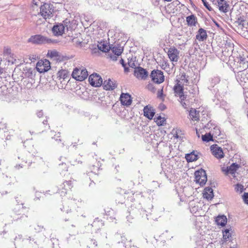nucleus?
<instances>
[{
  "instance_id": "1",
  "label": "nucleus",
  "mask_w": 248,
  "mask_h": 248,
  "mask_svg": "<svg viewBox=\"0 0 248 248\" xmlns=\"http://www.w3.org/2000/svg\"><path fill=\"white\" fill-rule=\"evenodd\" d=\"M28 42L36 44H54L56 43L55 40H52L40 34L31 36L29 39Z\"/></svg>"
},
{
  "instance_id": "2",
  "label": "nucleus",
  "mask_w": 248,
  "mask_h": 248,
  "mask_svg": "<svg viewBox=\"0 0 248 248\" xmlns=\"http://www.w3.org/2000/svg\"><path fill=\"white\" fill-rule=\"evenodd\" d=\"M69 21L67 19L64 20L62 23H57L54 25L52 31L55 36L62 35L65 31L68 30Z\"/></svg>"
},
{
  "instance_id": "3",
  "label": "nucleus",
  "mask_w": 248,
  "mask_h": 248,
  "mask_svg": "<svg viewBox=\"0 0 248 248\" xmlns=\"http://www.w3.org/2000/svg\"><path fill=\"white\" fill-rule=\"evenodd\" d=\"M72 76L77 80L83 81L87 78L88 74L85 68L76 67L74 69Z\"/></svg>"
},
{
  "instance_id": "4",
  "label": "nucleus",
  "mask_w": 248,
  "mask_h": 248,
  "mask_svg": "<svg viewBox=\"0 0 248 248\" xmlns=\"http://www.w3.org/2000/svg\"><path fill=\"white\" fill-rule=\"evenodd\" d=\"M180 82V81H178L177 84L174 87L175 95L179 97L181 105L183 107L186 108V104L183 101L186 98V95L184 94L183 86L181 85Z\"/></svg>"
},
{
  "instance_id": "5",
  "label": "nucleus",
  "mask_w": 248,
  "mask_h": 248,
  "mask_svg": "<svg viewBox=\"0 0 248 248\" xmlns=\"http://www.w3.org/2000/svg\"><path fill=\"white\" fill-rule=\"evenodd\" d=\"M53 9L49 4L45 3L40 7V14L46 19L53 16Z\"/></svg>"
},
{
  "instance_id": "6",
  "label": "nucleus",
  "mask_w": 248,
  "mask_h": 248,
  "mask_svg": "<svg viewBox=\"0 0 248 248\" xmlns=\"http://www.w3.org/2000/svg\"><path fill=\"white\" fill-rule=\"evenodd\" d=\"M195 181L201 186L204 185L207 181V176L203 170H197L195 172Z\"/></svg>"
},
{
  "instance_id": "7",
  "label": "nucleus",
  "mask_w": 248,
  "mask_h": 248,
  "mask_svg": "<svg viewBox=\"0 0 248 248\" xmlns=\"http://www.w3.org/2000/svg\"><path fill=\"white\" fill-rule=\"evenodd\" d=\"M50 68V62L46 59L39 61L36 66V70L40 73L47 71Z\"/></svg>"
},
{
  "instance_id": "8",
  "label": "nucleus",
  "mask_w": 248,
  "mask_h": 248,
  "mask_svg": "<svg viewBox=\"0 0 248 248\" xmlns=\"http://www.w3.org/2000/svg\"><path fill=\"white\" fill-rule=\"evenodd\" d=\"M168 57L172 62H177L179 59L180 51L174 47H170L168 51Z\"/></svg>"
},
{
  "instance_id": "9",
  "label": "nucleus",
  "mask_w": 248,
  "mask_h": 248,
  "mask_svg": "<svg viewBox=\"0 0 248 248\" xmlns=\"http://www.w3.org/2000/svg\"><path fill=\"white\" fill-rule=\"evenodd\" d=\"M152 80L155 83L159 84L164 80V76L162 71L160 70H153L151 74Z\"/></svg>"
},
{
  "instance_id": "10",
  "label": "nucleus",
  "mask_w": 248,
  "mask_h": 248,
  "mask_svg": "<svg viewBox=\"0 0 248 248\" xmlns=\"http://www.w3.org/2000/svg\"><path fill=\"white\" fill-rule=\"evenodd\" d=\"M89 81L90 83L94 87L100 86L103 82L101 77L97 74H93L89 76Z\"/></svg>"
},
{
  "instance_id": "11",
  "label": "nucleus",
  "mask_w": 248,
  "mask_h": 248,
  "mask_svg": "<svg viewBox=\"0 0 248 248\" xmlns=\"http://www.w3.org/2000/svg\"><path fill=\"white\" fill-rule=\"evenodd\" d=\"M210 149L212 154L216 158L220 159L224 157V154L222 148L217 145L215 144L211 146Z\"/></svg>"
},
{
  "instance_id": "12",
  "label": "nucleus",
  "mask_w": 248,
  "mask_h": 248,
  "mask_svg": "<svg viewBox=\"0 0 248 248\" xmlns=\"http://www.w3.org/2000/svg\"><path fill=\"white\" fill-rule=\"evenodd\" d=\"M239 167H240V166L238 164L234 163H232L229 167H222V171L225 174H228L230 173L233 175L235 174V172L239 168Z\"/></svg>"
},
{
  "instance_id": "13",
  "label": "nucleus",
  "mask_w": 248,
  "mask_h": 248,
  "mask_svg": "<svg viewBox=\"0 0 248 248\" xmlns=\"http://www.w3.org/2000/svg\"><path fill=\"white\" fill-rule=\"evenodd\" d=\"M134 75L138 78L145 79L148 76V72L140 67H137L134 70Z\"/></svg>"
},
{
  "instance_id": "14",
  "label": "nucleus",
  "mask_w": 248,
  "mask_h": 248,
  "mask_svg": "<svg viewBox=\"0 0 248 248\" xmlns=\"http://www.w3.org/2000/svg\"><path fill=\"white\" fill-rule=\"evenodd\" d=\"M120 99L122 104L125 106H129L132 102L131 96L128 93H122Z\"/></svg>"
},
{
  "instance_id": "15",
  "label": "nucleus",
  "mask_w": 248,
  "mask_h": 248,
  "mask_svg": "<svg viewBox=\"0 0 248 248\" xmlns=\"http://www.w3.org/2000/svg\"><path fill=\"white\" fill-rule=\"evenodd\" d=\"M144 115L149 119H152L154 117L155 112L151 107L148 106L145 107L143 109Z\"/></svg>"
},
{
  "instance_id": "16",
  "label": "nucleus",
  "mask_w": 248,
  "mask_h": 248,
  "mask_svg": "<svg viewBox=\"0 0 248 248\" xmlns=\"http://www.w3.org/2000/svg\"><path fill=\"white\" fill-rule=\"evenodd\" d=\"M104 89L106 90H112L116 87V83L110 79L104 81L103 83Z\"/></svg>"
},
{
  "instance_id": "17",
  "label": "nucleus",
  "mask_w": 248,
  "mask_h": 248,
  "mask_svg": "<svg viewBox=\"0 0 248 248\" xmlns=\"http://www.w3.org/2000/svg\"><path fill=\"white\" fill-rule=\"evenodd\" d=\"M196 39L199 41H203L207 38V33L205 30L201 28L196 34Z\"/></svg>"
},
{
  "instance_id": "18",
  "label": "nucleus",
  "mask_w": 248,
  "mask_h": 248,
  "mask_svg": "<svg viewBox=\"0 0 248 248\" xmlns=\"http://www.w3.org/2000/svg\"><path fill=\"white\" fill-rule=\"evenodd\" d=\"M218 6L220 11L226 13L228 11L229 4L225 0H218Z\"/></svg>"
},
{
  "instance_id": "19",
  "label": "nucleus",
  "mask_w": 248,
  "mask_h": 248,
  "mask_svg": "<svg viewBox=\"0 0 248 248\" xmlns=\"http://www.w3.org/2000/svg\"><path fill=\"white\" fill-rule=\"evenodd\" d=\"M203 197L208 200H211L214 197L212 188L209 187L205 188L203 192Z\"/></svg>"
},
{
  "instance_id": "20",
  "label": "nucleus",
  "mask_w": 248,
  "mask_h": 248,
  "mask_svg": "<svg viewBox=\"0 0 248 248\" xmlns=\"http://www.w3.org/2000/svg\"><path fill=\"white\" fill-rule=\"evenodd\" d=\"M216 222L217 225H220L222 227L225 226L227 222V219L225 216H218L216 217Z\"/></svg>"
},
{
  "instance_id": "21",
  "label": "nucleus",
  "mask_w": 248,
  "mask_h": 248,
  "mask_svg": "<svg viewBox=\"0 0 248 248\" xmlns=\"http://www.w3.org/2000/svg\"><path fill=\"white\" fill-rule=\"evenodd\" d=\"M232 230L230 227L229 229H226L223 231V237L225 241H227L232 236Z\"/></svg>"
},
{
  "instance_id": "22",
  "label": "nucleus",
  "mask_w": 248,
  "mask_h": 248,
  "mask_svg": "<svg viewBox=\"0 0 248 248\" xmlns=\"http://www.w3.org/2000/svg\"><path fill=\"white\" fill-rule=\"evenodd\" d=\"M111 51L113 54L117 55V56H119L122 54L123 49L120 46H117L111 47Z\"/></svg>"
},
{
  "instance_id": "23",
  "label": "nucleus",
  "mask_w": 248,
  "mask_h": 248,
  "mask_svg": "<svg viewBox=\"0 0 248 248\" xmlns=\"http://www.w3.org/2000/svg\"><path fill=\"white\" fill-rule=\"evenodd\" d=\"M189 116L192 120L197 121L199 118V112L194 109H191L189 112Z\"/></svg>"
},
{
  "instance_id": "24",
  "label": "nucleus",
  "mask_w": 248,
  "mask_h": 248,
  "mask_svg": "<svg viewBox=\"0 0 248 248\" xmlns=\"http://www.w3.org/2000/svg\"><path fill=\"white\" fill-rule=\"evenodd\" d=\"M186 20L188 26H193L196 24V17L194 15L187 16Z\"/></svg>"
},
{
  "instance_id": "25",
  "label": "nucleus",
  "mask_w": 248,
  "mask_h": 248,
  "mask_svg": "<svg viewBox=\"0 0 248 248\" xmlns=\"http://www.w3.org/2000/svg\"><path fill=\"white\" fill-rule=\"evenodd\" d=\"M186 159L187 162H192L197 160L198 157L197 155L194 153H191L186 155Z\"/></svg>"
},
{
  "instance_id": "26",
  "label": "nucleus",
  "mask_w": 248,
  "mask_h": 248,
  "mask_svg": "<svg viewBox=\"0 0 248 248\" xmlns=\"http://www.w3.org/2000/svg\"><path fill=\"white\" fill-rule=\"evenodd\" d=\"M58 77L60 78V79L62 78L65 79L66 78L68 75V72L66 70L62 69L60 70L58 72Z\"/></svg>"
},
{
  "instance_id": "27",
  "label": "nucleus",
  "mask_w": 248,
  "mask_h": 248,
  "mask_svg": "<svg viewBox=\"0 0 248 248\" xmlns=\"http://www.w3.org/2000/svg\"><path fill=\"white\" fill-rule=\"evenodd\" d=\"M98 47L99 50L104 52L108 51L110 49V47L109 46L105 44L104 43L99 45L98 46Z\"/></svg>"
},
{
  "instance_id": "28",
  "label": "nucleus",
  "mask_w": 248,
  "mask_h": 248,
  "mask_svg": "<svg viewBox=\"0 0 248 248\" xmlns=\"http://www.w3.org/2000/svg\"><path fill=\"white\" fill-rule=\"evenodd\" d=\"M155 121L158 125H163L165 124L166 120L160 116L155 118Z\"/></svg>"
},
{
  "instance_id": "29",
  "label": "nucleus",
  "mask_w": 248,
  "mask_h": 248,
  "mask_svg": "<svg viewBox=\"0 0 248 248\" xmlns=\"http://www.w3.org/2000/svg\"><path fill=\"white\" fill-rule=\"evenodd\" d=\"M202 140L204 141L208 142L213 140V135L210 133H206L202 136Z\"/></svg>"
},
{
  "instance_id": "30",
  "label": "nucleus",
  "mask_w": 248,
  "mask_h": 248,
  "mask_svg": "<svg viewBox=\"0 0 248 248\" xmlns=\"http://www.w3.org/2000/svg\"><path fill=\"white\" fill-rule=\"evenodd\" d=\"M26 75L28 78L33 79L34 78L35 76V71L34 70L30 68L26 73Z\"/></svg>"
},
{
  "instance_id": "31",
  "label": "nucleus",
  "mask_w": 248,
  "mask_h": 248,
  "mask_svg": "<svg viewBox=\"0 0 248 248\" xmlns=\"http://www.w3.org/2000/svg\"><path fill=\"white\" fill-rule=\"evenodd\" d=\"M160 65L161 68L164 70L167 69L169 66V64L167 61L166 60H164V59H163V60H162V61H161V62H160Z\"/></svg>"
},
{
  "instance_id": "32",
  "label": "nucleus",
  "mask_w": 248,
  "mask_h": 248,
  "mask_svg": "<svg viewBox=\"0 0 248 248\" xmlns=\"http://www.w3.org/2000/svg\"><path fill=\"white\" fill-rule=\"evenodd\" d=\"M16 56L14 54L12 53L9 56H8L7 58L8 59V61L9 62H11L12 64H14L16 63Z\"/></svg>"
},
{
  "instance_id": "33",
  "label": "nucleus",
  "mask_w": 248,
  "mask_h": 248,
  "mask_svg": "<svg viewBox=\"0 0 248 248\" xmlns=\"http://www.w3.org/2000/svg\"><path fill=\"white\" fill-rule=\"evenodd\" d=\"M135 61H136L135 58V59L132 58L130 60H128V64L129 66L131 68H134L135 69V68H136L137 67V63H135Z\"/></svg>"
},
{
  "instance_id": "34",
  "label": "nucleus",
  "mask_w": 248,
  "mask_h": 248,
  "mask_svg": "<svg viewBox=\"0 0 248 248\" xmlns=\"http://www.w3.org/2000/svg\"><path fill=\"white\" fill-rule=\"evenodd\" d=\"M239 59V64L240 65H241V64L243 63L244 62H248V57L245 56L244 55H243L242 56H240Z\"/></svg>"
},
{
  "instance_id": "35",
  "label": "nucleus",
  "mask_w": 248,
  "mask_h": 248,
  "mask_svg": "<svg viewBox=\"0 0 248 248\" xmlns=\"http://www.w3.org/2000/svg\"><path fill=\"white\" fill-rule=\"evenodd\" d=\"M48 55L51 58H55L59 56L58 52L56 50L49 51L47 53Z\"/></svg>"
},
{
  "instance_id": "36",
  "label": "nucleus",
  "mask_w": 248,
  "mask_h": 248,
  "mask_svg": "<svg viewBox=\"0 0 248 248\" xmlns=\"http://www.w3.org/2000/svg\"><path fill=\"white\" fill-rule=\"evenodd\" d=\"M235 189L237 192H242L244 190V186L241 184H237L235 185Z\"/></svg>"
},
{
  "instance_id": "37",
  "label": "nucleus",
  "mask_w": 248,
  "mask_h": 248,
  "mask_svg": "<svg viewBox=\"0 0 248 248\" xmlns=\"http://www.w3.org/2000/svg\"><path fill=\"white\" fill-rule=\"evenodd\" d=\"M179 81H180V83L181 85H183L185 83H187L188 82V80L186 79L185 75H182L181 76L180 79Z\"/></svg>"
},
{
  "instance_id": "38",
  "label": "nucleus",
  "mask_w": 248,
  "mask_h": 248,
  "mask_svg": "<svg viewBox=\"0 0 248 248\" xmlns=\"http://www.w3.org/2000/svg\"><path fill=\"white\" fill-rule=\"evenodd\" d=\"M163 92V88H162L161 89L158 91L157 93V97L161 99L162 101L164 100V94Z\"/></svg>"
},
{
  "instance_id": "39",
  "label": "nucleus",
  "mask_w": 248,
  "mask_h": 248,
  "mask_svg": "<svg viewBox=\"0 0 248 248\" xmlns=\"http://www.w3.org/2000/svg\"><path fill=\"white\" fill-rule=\"evenodd\" d=\"M3 52H4V54L6 56H7V57L8 56H9L10 55H11L12 54L11 50L9 48H5L4 49Z\"/></svg>"
},
{
  "instance_id": "40",
  "label": "nucleus",
  "mask_w": 248,
  "mask_h": 248,
  "mask_svg": "<svg viewBox=\"0 0 248 248\" xmlns=\"http://www.w3.org/2000/svg\"><path fill=\"white\" fill-rule=\"evenodd\" d=\"M204 6L210 11L213 10L212 7L210 6L208 2L206 0H202Z\"/></svg>"
},
{
  "instance_id": "41",
  "label": "nucleus",
  "mask_w": 248,
  "mask_h": 248,
  "mask_svg": "<svg viewBox=\"0 0 248 248\" xmlns=\"http://www.w3.org/2000/svg\"><path fill=\"white\" fill-rule=\"evenodd\" d=\"M120 63L122 65V66L124 67V71L125 72H129V68L126 66V64L124 62V61L123 59H121L120 60Z\"/></svg>"
},
{
  "instance_id": "42",
  "label": "nucleus",
  "mask_w": 248,
  "mask_h": 248,
  "mask_svg": "<svg viewBox=\"0 0 248 248\" xmlns=\"http://www.w3.org/2000/svg\"><path fill=\"white\" fill-rule=\"evenodd\" d=\"M240 67L241 68V70H246L248 68V62H243L241 64V65H240Z\"/></svg>"
},
{
  "instance_id": "43",
  "label": "nucleus",
  "mask_w": 248,
  "mask_h": 248,
  "mask_svg": "<svg viewBox=\"0 0 248 248\" xmlns=\"http://www.w3.org/2000/svg\"><path fill=\"white\" fill-rule=\"evenodd\" d=\"M60 168L64 171H67V167L65 163H62V164H60Z\"/></svg>"
},
{
  "instance_id": "44",
  "label": "nucleus",
  "mask_w": 248,
  "mask_h": 248,
  "mask_svg": "<svg viewBox=\"0 0 248 248\" xmlns=\"http://www.w3.org/2000/svg\"><path fill=\"white\" fill-rule=\"evenodd\" d=\"M243 197V200H244V202L246 204H248V193H244Z\"/></svg>"
},
{
  "instance_id": "45",
  "label": "nucleus",
  "mask_w": 248,
  "mask_h": 248,
  "mask_svg": "<svg viewBox=\"0 0 248 248\" xmlns=\"http://www.w3.org/2000/svg\"><path fill=\"white\" fill-rule=\"evenodd\" d=\"M36 114L38 117L41 118L43 116L44 113L42 110H40L37 111Z\"/></svg>"
},
{
  "instance_id": "46",
  "label": "nucleus",
  "mask_w": 248,
  "mask_h": 248,
  "mask_svg": "<svg viewBox=\"0 0 248 248\" xmlns=\"http://www.w3.org/2000/svg\"><path fill=\"white\" fill-rule=\"evenodd\" d=\"M118 56H117V55L113 54H110V59L114 61H115L117 60V58H118Z\"/></svg>"
},
{
  "instance_id": "47",
  "label": "nucleus",
  "mask_w": 248,
  "mask_h": 248,
  "mask_svg": "<svg viewBox=\"0 0 248 248\" xmlns=\"http://www.w3.org/2000/svg\"><path fill=\"white\" fill-rule=\"evenodd\" d=\"M60 193H61V196H64L67 193V191H66V189H64V190H62L60 192Z\"/></svg>"
},
{
  "instance_id": "48",
  "label": "nucleus",
  "mask_w": 248,
  "mask_h": 248,
  "mask_svg": "<svg viewBox=\"0 0 248 248\" xmlns=\"http://www.w3.org/2000/svg\"><path fill=\"white\" fill-rule=\"evenodd\" d=\"M62 210L63 211V212H65L66 213H68L69 211L71 210V209L70 210L67 209H66V208L64 206H63V209H62Z\"/></svg>"
},
{
  "instance_id": "49",
  "label": "nucleus",
  "mask_w": 248,
  "mask_h": 248,
  "mask_svg": "<svg viewBox=\"0 0 248 248\" xmlns=\"http://www.w3.org/2000/svg\"><path fill=\"white\" fill-rule=\"evenodd\" d=\"M214 129L217 131L216 132V134L215 136H216L219 135L220 134L219 130L217 128H214Z\"/></svg>"
},
{
  "instance_id": "50",
  "label": "nucleus",
  "mask_w": 248,
  "mask_h": 248,
  "mask_svg": "<svg viewBox=\"0 0 248 248\" xmlns=\"http://www.w3.org/2000/svg\"><path fill=\"white\" fill-rule=\"evenodd\" d=\"M70 184V182H68V181H66L65 182H64L63 183V185L64 186H65L66 185H68V188L69 189H70V186H69V184Z\"/></svg>"
},
{
  "instance_id": "51",
  "label": "nucleus",
  "mask_w": 248,
  "mask_h": 248,
  "mask_svg": "<svg viewBox=\"0 0 248 248\" xmlns=\"http://www.w3.org/2000/svg\"><path fill=\"white\" fill-rule=\"evenodd\" d=\"M5 126V124H3L1 122H0V129H3Z\"/></svg>"
},
{
  "instance_id": "52",
  "label": "nucleus",
  "mask_w": 248,
  "mask_h": 248,
  "mask_svg": "<svg viewBox=\"0 0 248 248\" xmlns=\"http://www.w3.org/2000/svg\"><path fill=\"white\" fill-rule=\"evenodd\" d=\"M37 58V56L36 55L33 56L32 58L31 57H30V58L31 59V60H36Z\"/></svg>"
},
{
  "instance_id": "53",
  "label": "nucleus",
  "mask_w": 248,
  "mask_h": 248,
  "mask_svg": "<svg viewBox=\"0 0 248 248\" xmlns=\"http://www.w3.org/2000/svg\"><path fill=\"white\" fill-rule=\"evenodd\" d=\"M92 241L93 242V244L94 246H97V242L95 240H92Z\"/></svg>"
},
{
  "instance_id": "54",
  "label": "nucleus",
  "mask_w": 248,
  "mask_h": 248,
  "mask_svg": "<svg viewBox=\"0 0 248 248\" xmlns=\"http://www.w3.org/2000/svg\"><path fill=\"white\" fill-rule=\"evenodd\" d=\"M160 108L163 109H164L165 108V106L164 104H160Z\"/></svg>"
},
{
  "instance_id": "55",
  "label": "nucleus",
  "mask_w": 248,
  "mask_h": 248,
  "mask_svg": "<svg viewBox=\"0 0 248 248\" xmlns=\"http://www.w3.org/2000/svg\"><path fill=\"white\" fill-rule=\"evenodd\" d=\"M1 60L0 59V64H1ZM3 72V69L0 67V74L2 73Z\"/></svg>"
},
{
  "instance_id": "56",
  "label": "nucleus",
  "mask_w": 248,
  "mask_h": 248,
  "mask_svg": "<svg viewBox=\"0 0 248 248\" xmlns=\"http://www.w3.org/2000/svg\"><path fill=\"white\" fill-rule=\"evenodd\" d=\"M47 119L46 120H44V121L43 122V124H47Z\"/></svg>"
},
{
  "instance_id": "57",
  "label": "nucleus",
  "mask_w": 248,
  "mask_h": 248,
  "mask_svg": "<svg viewBox=\"0 0 248 248\" xmlns=\"http://www.w3.org/2000/svg\"><path fill=\"white\" fill-rule=\"evenodd\" d=\"M17 198H16V202H17V203H18V204H19V202H18V200H17Z\"/></svg>"
},
{
  "instance_id": "58",
  "label": "nucleus",
  "mask_w": 248,
  "mask_h": 248,
  "mask_svg": "<svg viewBox=\"0 0 248 248\" xmlns=\"http://www.w3.org/2000/svg\"><path fill=\"white\" fill-rule=\"evenodd\" d=\"M164 1H170L171 0H164Z\"/></svg>"
},
{
  "instance_id": "59",
  "label": "nucleus",
  "mask_w": 248,
  "mask_h": 248,
  "mask_svg": "<svg viewBox=\"0 0 248 248\" xmlns=\"http://www.w3.org/2000/svg\"><path fill=\"white\" fill-rule=\"evenodd\" d=\"M56 191H53V193H55Z\"/></svg>"
}]
</instances>
